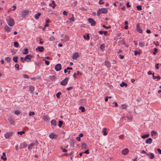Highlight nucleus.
<instances>
[{
	"instance_id": "nucleus-62",
	"label": "nucleus",
	"mask_w": 161,
	"mask_h": 161,
	"mask_svg": "<svg viewBox=\"0 0 161 161\" xmlns=\"http://www.w3.org/2000/svg\"><path fill=\"white\" fill-rule=\"evenodd\" d=\"M69 19L70 20H71L72 21H74V18L72 17L70 18Z\"/></svg>"
},
{
	"instance_id": "nucleus-17",
	"label": "nucleus",
	"mask_w": 161,
	"mask_h": 161,
	"mask_svg": "<svg viewBox=\"0 0 161 161\" xmlns=\"http://www.w3.org/2000/svg\"><path fill=\"white\" fill-rule=\"evenodd\" d=\"M3 156H2L1 157V158L4 161H5L7 159V158L6 156V154L5 153H3Z\"/></svg>"
},
{
	"instance_id": "nucleus-47",
	"label": "nucleus",
	"mask_w": 161,
	"mask_h": 161,
	"mask_svg": "<svg viewBox=\"0 0 161 161\" xmlns=\"http://www.w3.org/2000/svg\"><path fill=\"white\" fill-rule=\"evenodd\" d=\"M35 115V113L34 112H30L29 113V115L30 116H31V115Z\"/></svg>"
},
{
	"instance_id": "nucleus-23",
	"label": "nucleus",
	"mask_w": 161,
	"mask_h": 161,
	"mask_svg": "<svg viewBox=\"0 0 161 161\" xmlns=\"http://www.w3.org/2000/svg\"><path fill=\"white\" fill-rule=\"evenodd\" d=\"M145 43L144 42H140L139 43V46L140 47H143L145 46Z\"/></svg>"
},
{
	"instance_id": "nucleus-54",
	"label": "nucleus",
	"mask_w": 161,
	"mask_h": 161,
	"mask_svg": "<svg viewBox=\"0 0 161 161\" xmlns=\"http://www.w3.org/2000/svg\"><path fill=\"white\" fill-rule=\"evenodd\" d=\"M23 76V77L25 78L28 79L29 78V76L26 75L24 74Z\"/></svg>"
},
{
	"instance_id": "nucleus-52",
	"label": "nucleus",
	"mask_w": 161,
	"mask_h": 161,
	"mask_svg": "<svg viewBox=\"0 0 161 161\" xmlns=\"http://www.w3.org/2000/svg\"><path fill=\"white\" fill-rule=\"evenodd\" d=\"M158 50V49H157L156 48H154V51L153 52V54L154 55L155 54H156V52H157Z\"/></svg>"
},
{
	"instance_id": "nucleus-44",
	"label": "nucleus",
	"mask_w": 161,
	"mask_h": 161,
	"mask_svg": "<svg viewBox=\"0 0 161 161\" xmlns=\"http://www.w3.org/2000/svg\"><path fill=\"white\" fill-rule=\"evenodd\" d=\"M127 106L125 104H123L122 105L121 108L123 109H125L127 107Z\"/></svg>"
},
{
	"instance_id": "nucleus-51",
	"label": "nucleus",
	"mask_w": 161,
	"mask_h": 161,
	"mask_svg": "<svg viewBox=\"0 0 161 161\" xmlns=\"http://www.w3.org/2000/svg\"><path fill=\"white\" fill-rule=\"evenodd\" d=\"M105 129V128H104L103 131V135L104 136H106L107 135V132H106L105 130H104Z\"/></svg>"
},
{
	"instance_id": "nucleus-40",
	"label": "nucleus",
	"mask_w": 161,
	"mask_h": 161,
	"mask_svg": "<svg viewBox=\"0 0 161 161\" xmlns=\"http://www.w3.org/2000/svg\"><path fill=\"white\" fill-rule=\"evenodd\" d=\"M61 93L60 92H58L57 93L56 96L57 98H60V96L61 95Z\"/></svg>"
},
{
	"instance_id": "nucleus-5",
	"label": "nucleus",
	"mask_w": 161,
	"mask_h": 161,
	"mask_svg": "<svg viewBox=\"0 0 161 161\" xmlns=\"http://www.w3.org/2000/svg\"><path fill=\"white\" fill-rule=\"evenodd\" d=\"M58 136L57 135L53 133H51L49 135V137L52 139H56Z\"/></svg>"
},
{
	"instance_id": "nucleus-21",
	"label": "nucleus",
	"mask_w": 161,
	"mask_h": 161,
	"mask_svg": "<svg viewBox=\"0 0 161 161\" xmlns=\"http://www.w3.org/2000/svg\"><path fill=\"white\" fill-rule=\"evenodd\" d=\"M41 14L40 13H38L35 15L34 18L35 19H39V17L41 15Z\"/></svg>"
},
{
	"instance_id": "nucleus-56",
	"label": "nucleus",
	"mask_w": 161,
	"mask_h": 161,
	"mask_svg": "<svg viewBox=\"0 0 161 161\" xmlns=\"http://www.w3.org/2000/svg\"><path fill=\"white\" fill-rule=\"evenodd\" d=\"M45 63L46 65H49V62L47 60H45Z\"/></svg>"
},
{
	"instance_id": "nucleus-22",
	"label": "nucleus",
	"mask_w": 161,
	"mask_h": 161,
	"mask_svg": "<svg viewBox=\"0 0 161 161\" xmlns=\"http://www.w3.org/2000/svg\"><path fill=\"white\" fill-rule=\"evenodd\" d=\"M51 123L52 125L56 126L57 125L56 121L55 119H52L51 121Z\"/></svg>"
},
{
	"instance_id": "nucleus-60",
	"label": "nucleus",
	"mask_w": 161,
	"mask_h": 161,
	"mask_svg": "<svg viewBox=\"0 0 161 161\" xmlns=\"http://www.w3.org/2000/svg\"><path fill=\"white\" fill-rule=\"evenodd\" d=\"M20 59L21 61L23 63H24L25 61V60H24V59L23 57H21Z\"/></svg>"
},
{
	"instance_id": "nucleus-50",
	"label": "nucleus",
	"mask_w": 161,
	"mask_h": 161,
	"mask_svg": "<svg viewBox=\"0 0 161 161\" xmlns=\"http://www.w3.org/2000/svg\"><path fill=\"white\" fill-rule=\"evenodd\" d=\"M104 2L103 1V0H100L99 2V3L100 4H103L104 3Z\"/></svg>"
},
{
	"instance_id": "nucleus-24",
	"label": "nucleus",
	"mask_w": 161,
	"mask_h": 161,
	"mask_svg": "<svg viewBox=\"0 0 161 161\" xmlns=\"http://www.w3.org/2000/svg\"><path fill=\"white\" fill-rule=\"evenodd\" d=\"M120 86L122 87H124V86L126 87V86H127V85L126 83H125L124 82H122L120 84Z\"/></svg>"
},
{
	"instance_id": "nucleus-41",
	"label": "nucleus",
	"mask_w": 161,
	"mask_h": 161,
	"mask_svg": "<svg viewBox=\"0 0 161 161\" xmlns=\"http://www.w3.org/2000/svg\"><path fill=\"white\" fill-rule=\"evenodd\" d=\"M25 133V132L24 131H19L17 133L18 134H20L21 135H22L23 134H24Z\"/></svg>"
},
{
	"instance_id": "nucleus-42",
	"label": "nucleus",
	"mask_w": 161,
	"mask_h": 161,
	"mask_svg": "<svg viewBox=\"0 0 161 161\" xmlns=\"http://www.w3.org/2000/svg\"><path fill=\"white\" fill-rule=\"evenodd\" d=\"M63 124V121L61 120H59V121L58 126L59 127H61L62 126V124Z\"/></svg>"
},
{
	"instance_id": "nucleus-53",
	"label": "nucleus",
	"mask_w": 161,
	"mask_h": 161,
	"mask_svg": "<svg viewBox=\"0 0 161 161\" xmlns=\"http://www.w3.org/2000/svg\"><path fill=\"white\" fill-rule=\"evenodd\" d=\"M103 27L104 28H105L106 29L110 28H111V26H108L107 27L105 25H103Z\"/></svg>"
},
{
	"instance_id": "nucleus-59",
	"label": "nucleus",
	"mask_w": 161,
	"mask_h": 161,
	"mask_svg": "<svg viewBox=\"0 0 161 161\" xmlns=\"http://www.w3.org/2000/svg\"><path fill=\"white\" fill-rule=\"evenodd\" d=\"M83 153H86L87 154H89V152L88 149H87V150L85 151L84 152H83Z\"/></svg>"
},
{
	"instance_id": "nucleus-18",
	"label": "nucleus",
	"mask_w": 161,
	"mask_h": 161,
	"mask_svg": "<svg viewBox=\"0 0 161 161\" xmlns=\"http://www.w3.org/2000/svg\"><path fill=\"white\" fill-rule=\"evenodd\" d=\"M152 142V139L151 138H148L146 141V143L147 144H151Z\"/></svg>"
},
{
	"instance_id": "nucleus-7",
	"label": "nucleus",
	"mask_w": 161,
	"mask_h": 161,
	"mask_svg": "<svg viewBox=\"0 0 161 161\" xmlns=\"http://www.w3.org/2000/svg\"><path fill=\"white\" fill-rule=\"evenodd\" d=\"M129 150L128 148H125L122 151V154L124 155L127 154L129 153Z\"/></svg>"
},
{
	"instance_id": "nucleus-28",
	"label": "nucleus",
	"mask_w": 161,
	"mask_h": 161,
	"mask_svg": "<svg viewBox=\"0 0 161 161\" xmlns=\"http://www.w3.org/2000/svg\"><path fill=\"white\" fill-rule=\"evenodd\" d=\"M18 58V57L16 56L14 57L13 59V61L15 63H17Z\"/></svg>"
},
{
	"instance_id": "nucleus-3",
	"label": "nucleus",
	"mask_w": 161,
	"mask_h": 161,
	"mask_svg": "<svg viewBox=\"0 0 161 161\" xmlns=\"http://www.w3.org/2000/svg\"><path fill=\"white\" fill-rule=\"evenodd\" d=\"M88 21L91 23L92 26H95L96 25V22L92 18H89L88 19Z\"/></svg>"
},
{
	"instance_id": "nucleus-4",
	"label": "nucleus",
	"mask_w": 161,
	"mask_h": 161,
	"mask_svg": "<svg viewBox=\"0 0 161 161\" xmlns=\"http://www.w3.org/2000/svg\"><path fill=\"white\" fill-rule=\"evenodd\" d=\"M61 65L60 64H57L55 67V69L56 71H58L61 69Z\"/></svg>"
},
{
	"instance_id": "nucleus-26",
	"label": "nucleus",
	"mask_w": 161,
	"mask_h": 161,
	"mask_svg": "<svg viewBox=\"0 0 161 161\" xmlns=\"http://www.w3.org/2000/svg\"><path fill=\"white\" fill-rule=\"evenodd\" d=\"M4 29L7 32H9L10 31V28L7 25L5 26Z\"/></svg>"
},
{
	"instance_id": "nucleus-9",
	"label": "nucleus",
	"mask_w": 161,
	"mask_h": 161,
	"mask_svg": "<svg viewBox=\"0 0 161 161\" xmlns=\"http://www.w3.org/2000/svg\"><path fill=\"white\" fill-rule=\"evenodd\" d=\"M104 64L108 68H110L111 66V65L110 62L108 60L105 61Z\"/></svg>"
},
{
	"instance_id": "nucleus-19",
	"label": "nucleus",
	"mask_w": 161,
	"mask_h": 161,
	"mask_svg": "<svg viewBox=\"0 0 161 161\" xmlns=\"http://www.w3.org/2000/svg\"><path fill=\"white\" fill-rule=\"evenodd\" d=\"M81 148L83 149H86L87 148V146L85 143H82L81 144Z\"/></svg>"
},
{
	"instance_id": "nucleus-10",
	"label": "nucleus",
	"mask_w": 161,
	"mask_h": 161,
	"mask_svg": "<svg viewBox=\"0 0 161 161\" xmlns=\"http://www.w3.org/2000/svg\"><path fill=\"white\" fill-rule=\"evenodd\" d=\"M29 89L30 93L31 94H33L34 93L33 92L35 89L34 87L32 86H29Z\"/></svg>"
},
{
	"instance_id": "nucleus-55",
	"label": "nucleus",
	"mask_w": 161,
	"mask_h": 161,
	"mask_svg": "<svg viewBox=\"0 0 161 161\" xmlns=\"http://www.w3.org/2000/svg\"><path fill=\"white\" fill-rule=\"evenodd\" d=\"M138 54L139 55L140 54V52H138L137 51H135V52H134V55H137V54Z\"/></svg>"
},
{
	"instance_id": "nucleus-63",
	"label": "nucleus",
	"mask_w": 161,
	"mask_h": 161,
	"mask_svg": "<svg viewBox=\"0 0 161 161\" xmlns=\"http://www.w3.org/2000/svg\"><path fill=\"white\" fill-rule=\"evenodd\" d=\"M119 56L120 57V58L121 59H123V58H124V56L121 54H119Z\"/></svg>"
},
{
	"instance_id": "nucleus-38",
	"label": "nucleus",
	"mask_w": 161,
	"mask_h": 161,
	"mask_svg": "<svg viewBox=\"0 0 161 161\" xmlns=\"http://www.w3.org/2000/svg\"><path fill=\"white\" fill-rule=\"evenodd\" d=\"M14 46L15 47H19V44L17 42H15L14 43Z\"/></svg>"
},
{
	"instance_id": "nucleus-48",
	"label": "nucleus",
	"mask_w": 161,
	"mask_h": 161,
	"mask_svg": "<svg viewBox=\"0 0 161 161\" xmlns=\"http://www.w3.org/2000/svg\"><path fill=\"white\" fill-rule=\"evenodd\" d=\"M20 113V111L18 110H16V111H15L14 112L15 114L16 115H18Z\"/></svg>"
},
{
	"instance_id": "nucleus-35",
	"label": "nucleus",
	"mask_w": 161,
	"mask_h": 161,
	"mask_svg": "<svg viewBox=\"0 0 161 161\" xmlns=\"http://www.w3.org/2000/svg\"><path fill=\"white\" fill-rule=\"evenodd\" d=\"M28 53V49L27 48L24 49V51L22 52L24 54H27Z\"/></svg>"
},
{
	"instance_id": "nucleus-36",
	"label": "nucleus",
	"mask_w": 161,
	"mask_h": 161,
	"mask_svg": "<svg viewBox=\"0 0 161 161\" xmlns=\"http://www.w3.org/2000/svg\"><path fill=\"white\" fill-rule=\"evenodd\" d=\"M157 132L154 131V130H152L151 132V134L152 136H155L157 135Z\"/></svg>"
},
{
	"instance_id": "nucleus-2",
	"label": "nucleus",
	"mask_w": 161,
	"mask_h": 161,
	"mask_svg": "<svg viewBox=\"0 0 161 161\" xmlns=\"http://www.w3.org/2000/svg\"><path fill=\"white\" fill-rule=\"evenodd\" d=\"M14 134L12 131L7 132L4 134V136L6 139H8L10 137Z\"/></svg>"
},
{
	"instance_id": "nucleus-37",
	"label": "nucleus",
	"mask_w": 161,
	"mask_h": 161,
	"mask_svg": "<svg viewBox=\"0 0 161 161\" xmlns=\"http://www.w3.org/2000/svg\"><path fill=\"white\" fill-rule=\"evenodd\" d=\"M137 10L139 11H141L142 9V6L141 5H138L136 6Z\"/></svg>"
},
{
	"instance_id": "nucleus-15",
	"label": "nucleus",
	"mask_w": 161,
	"mask_h": 161,
	"mask_svg": "<svg viewBox=\"0 0 161 161\" xmlns=\"http://www.w3.org/2000/svg\"><path fill=\"white\" fill-rule=\"evenodd\" d=\"M33 57V56L31 55H27L25 56V57L24 58V60H26V59H28L29 60H31V58Z\"/></svg>"
},
{
	"instance_id": "nucleus-43",
	"label": "nucleus",
	"mask_w": 161,
	"mask_h": 161,
	"mask_svg": "<svg viewBox=\"0 0 161 161\" xmlns=\"http://www.w3.org/2000/svg\"><path fill=\"white\" fill-rule=\"evenodd\" d=\"M102 14L101 12V10H99H99L97 11V15L99 16L100 14Z\"/></svg>"
},
{
	"instance_id": "nucleus-39",
	"label": "nucleus",
	"mask_w": 161,
	"mask_h": 161,
	"mask_svg": "<svg viewBox=\"0 0 161 161\" xmlns=\"http://www.w3.org/2000/svg\"><path fill=\"white\" fill-rule=\"evenodd\" d=\"M60 149L63 152H66L67 151V150L66 149L62 147H61Z\"/></svg>"
},
{
	"instance_id": "nucleus-6",
	"label": "nucleus",
	"mask_w": 161,
	"mask_h": 161,
	"mask_svg": "<svg viewBox=\"0 0 161 161\" xmlns=\"http://www.w3.org/2000/svg\"><path fill=\"white\" fill-rule=\"evenodd\" d=\"M136 29L137 31L138 32L140 33H142L143 31L140 28V25L139 24H138L136 25Z\"/></svg>"
},
{
	"instance_id": "nucleus-33",
	"label": "nucleus",
	"mask_w": 161,
	"mask_h": 161,
	"mask_svg": "<svg viewBox=\"0 0 161 161\" xmlns=\"http://www.w3.org/2000/svg\"><path fill=\"white\" fill-rule=\"evenodd\" d=\"M149 136V134H145V135H142V137L143 139H145L146 138H147V137H148Z\"/></svg>"
},
{
	"instance_id": "nucleus-14",
	"label": "nucleus",
	"mask_w": 161,
	"mask_h": 161,
	"mask_svg": "<svg viewBox=\"0 0 161 161\" xmlns=\"http://www.w3.org/2000/svg\"><path fill=\"white\" fill-rule=\"evenodd\" d=\"M8 120L11 124H13L14 123V119L10 117H8Z\"/></svg>"
},
{
	"instance_id": "nucleus-8",
	"label": "nucleus",
	"mask_w": 161,
	"mask_h": 161,
	"mask_svg": "<svg viewBox=\"0 0 161 161\" xmlns=\"http://www.w3.org/2000/svg\"><path fill=\"white\" fill-rule=\"evenodd\" d=\"M29 11L27 10H25L23 11L21 13V16L22 17H25L28 14Z\"/></svg>"
},
{
	"instance_id": "nucleus-25",
	"label": "nucleus",
	"mask_w": 161,
	"mask_h": 161,
	"mask_svg": "<svg viewBox=\"0 0 161 161\" xmlns=\"http://www.w3.org/2000/svg\"><path fill=\"white\" fill-rule=\"evenodd\" d=\"M35 145L34 143H31L28 146V149H31L32 147H33Z\"/></svg>"
},
{
	"instance_id": "nucleus-12",
	"label": "nucleus",
	"mask_w": 161,
	"mask_h": 161,
	"mask_svg": "<svg viewBox=\"0 0 161 161\" xmlns=\"http://www.w3.org/2000/svg\"><path fill=\"white\" fill-rule=\"evenodd\" d=\"M99 10H101L102 13L104 14H106L108 12L107 9L105 8H103L101 9L99 8Z\"/></svg>"
},
{
	"instance_id": "nucleus-61",
	"label": "nucleus",
	"mask_w": 161,
	"mask_h": 161,
	"mask_svg": "<svg viewBox=\"0 0 161 161\" xmlns=\"http://www.w3.org/2000/svg\"><path fill=\"white\" fill-rule=\"evenodd\" d=\"M82 74H83L82 73L80 72L79 71H77V75H82Z\"/></svg>"
},
{
	"instance_id": "nucleus-29",
	"label": "nucleus",
	"mask_w": 161,
	"mask_h": 161,
	"mask_svg": "<svg viewBox=\"0 0 161 161\" xmlns=\"http://www.w3.org/2000/svg\"><path fill=\"white\" fill-rule=\"evenodd\" d=\"M5 60L7 61L8 63H9L11 60V58L10 57H7L5 58Z\"/></svg>"
},
{
	"instance_id": "nucleus-13",
	"label": "nucleus",
	"mask_w": 161,
	"mask_h": 161,
	"mask_svg": "<svg viewBox=\"0 0 161 161\" xmlns=\"http://www.w3.org/2000/svg\"><path fill=\"white\" fill-rule=\"evenodd\" d=\"M43 119L45 121H48L50 120V118L47 115H45L43 116Z\"/></svg>"
},
{
	"instance_id": "nucleus-11",
	"label": "nucleus",
	"mask_w": 161,
	"mask_h": 161,
	"mask_svg": "<svg viewBox=\"0 0 161 161\" xmlns=\"http://www.w3.org/2000/svg\"><path fill=\"white\" fill-rule=\"evenodd\" d=\"M36 51H38L40 52H42L44 50V48L43 47H38L36 48Z\"/></svg>"
},
{
	"instance_id": "nucleus-30",
	"label": "nucleus",
	"mask_w": 161,
	"mask_h": 161,
	"mask_svg": "<svg viewBox=\"0 0 161 161\" xmlns=\"http://www.w3.org/2000/svg\"><path fill=\"white\" fill-rule=\"evenodd\" d=\"M68 81H61L60 84L62 85L65 86L67 84Z\"/></svg>"
},
{
	"instance_id": "nucleus-1",
	"label": "nucleus",
	"mask_w": 161,
	"mask_h": 161,
	"mask_svg": "<svg viewBox=\"0 0 161 161\" xmlns=\"http://www.w3.org/2000/svg\"><path fill=\"white\" fill-rule=\"evenodd\" d=\"M6 20L8 24V25L10 26H12L14 25V20L11 18L10 17H7Z\"/></svg>"
},
{
	"instance_id": "nucleus-57",
	"label": "nucleus",
	"mask_w": 161,
	"mask_h": 161,
	"mask_svg": "<svg viewBox=\"0 0 161 161\" xmlns=\"http://www.w3.org/2000/svg\"><path fill=\"white\" fill-rule=\"evenodd\" d=\"M142 153L146 154V155L148 156V154L147 153H146L144 150H142Z\"/></svg>"
},
{
	"instance_id": "nucleus-64",
	"label": "nucleus",
	"mask_w": 161,
	"mask_h": 161,
	"mask_svg": "<svg viewBox=\"0 0 161 161\" xmlns=\"http://www.w3.org/2000/svg\"><path fill=\"white\" fill-rule=\"evenodd\" d=\"M157 150L159 154H161V149H160L159 148H158L157 149Z\"/></svg>"
},
{
	"instance_id": "nucleus-46",
	"label": "nucleus",
	"mask_w": 161,
	"mask_h": 161,
	"mask_svg": "<svg viewBox=\"0 0 161 161\" xmlns=\"http://www.w3.org/2000/svg\"><path fill=\"white\" fill-rule=\"evenodd\" d=\"M105 48V46L103 44H102L100 46V48L101 50H103Z\"/></svg>"
},
{
	"instance_id": "nucleus-31",
	"label": "nucleus",
	"mask_w": 161,
	"mask_h": 161,
	"mask_svg": "<svg viewBox=\"0 0 161 161\" xmlns=\"http://www.w3.org/2000/svg\"><path fill=\"white\" fill-rule=\"evenodd\" d=\"M83 37L84 39H86L87 40H89L90 39L89 37V34H87L86 35V37L85 36H83Z\"/></svg>"
},
{
	"instance_id": "nucleus-32",
	"label": "nucleus",
	"mask_w": 161,
	"mask_h": 161,
	"mask_svg": "<svg viewBox=\"0 0 161 161\" xmlns=\"http://www.w3.org/2000/svg\"><path fill=\"white\" fill-rule=\"evenodd\" d=\"M79 109L81 110V111L82 112H84L85 111V108L84 107L82 106H80L79 107Z\"/></svg>"
},
{
	"instance_id": "nucleus-27",
	"label": "nucleus",
	"mask_w": 161,
	"mask_h": 161,
	"mask_svg": "<svg viewBox=\"0 0 161 161\" xmlns=\"http://www.w3.org/2000/svg\"><path fill=\"white\" fill-rule=\"evenodd\" d=\"M50 79L51 80H54L56 79V77L55 75H53L50 76Z\"/></svg>"
},
{
	"instance_id": "nucleus-49",
	"label": "nucleus",
	"mask_w": 161,
	"mask_h": 161,
	"mask_svg": "<svg viewBox=\"0 0 161 161\" xmlns=\"http://www.w3.org/2000/svg\"><path fill=\"white\" fill-rule=\"evenodd\" d=\"M15 68H17V70H19V66L18 64H15Z\"/></svg>"
},
{
	"instance_id": "nucleus-20",
	"label": "nucleus",
	"mask_w": 161,
	"mask_h": 161,
	"mask_svg": "<svg viewBox=\"0 0 161 161\" xmlns=\"http://www.w3.org/2000/svg\"><path fill=\"white\" fill-rule=\"evenodd\" d=\"M56 5L54 1H53L51 3L49 4V6L50 7H52L53 8H54Z\"/></svg>"
},
{
	"instance_id": "nucleus-34",
	"label": "nucleus",
	"mask_w": 161,
	"mask_h": 161,
	"mask_svg": "<svg viewBox=\"0 0 161 161\" xmlns=\"http://www.w3.org/2000/svg\"><path fill=\"white\" fill-rule=\"evenodd\" d=\"M149 155H150V158L151 159H153L155 157L154 154L152 153H150Z\"/></svg>"
},
{
	"instance_id": "nucleus-58",
	"label": "nucleus",
	"mask_w": 161,
	"mask_h": 161,
	"mask_svg": "<svg viewBox=\"0 0 161 161\" xmlns=\"http://www.w3.org/2000/svg\"><path fill=\"white\" fill-rule=\"evenodd\" d=\"M63 14L64 15H67L68 14V12L65 11H64L63 12Z\"/></svg>"
},
{
	"instance_id": "nucleus-16",
	"label": "nucleus",
	"mask_w": 161,
	"mask_h": 161,
	"mask_svg": "<svg viewBox=\"0 0 161 161\" xmlns=\"http://www.w3.org/2000/svg\"><path fill=\"white\" fill-rule=\"evenodd\" d=\"M79 56L78 53H75L74 54H73L72 56V58L73 59H76Z\"/></svg>"
},
{
	"instance_id": "nucleus-45",
	"label": "nucleus",
	"mask_w": 161,
	"mask_h": 161,
	"mask_svg": "<svg viewBox=\"0 0 161 161\" xmlns=\"http://www.w3.org/2000/svg\"><path fill=\"white\" fill-rule=\"evenodd\" d=\"M50 41H53L55 40V38L54 36H52L50 37L49 39Z\"/></svg>"
}]
</instances>
